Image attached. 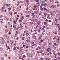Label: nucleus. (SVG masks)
Instances as JSON below:
<instances>
[{
  "mask_svg": "<svg viewBox=\"0 0 60 60\" xmlns=\"http://www.w3.org/2000/svg\"><path fill=\"white\" fill-rule=\"evenodd\" d=\"M23 25H25V27H27V23L25 22H24L23 23Z\"/></svg>",
  "mask_w": 60,
  "mask_h": 60,
  "instance_id": "nucleus-1",
  "label": "nucleus"
},
{
  "mask_svg": "<svg viewBox=\"0 0 60 60\" xmlns=\"http://www.w3.org/2000/svg\"><path fill=\"white\" fill-rule=\"evenodd\" d=\"M3 19H1L0 20V23L1 24H2L3 23Z\"/></svg>",
  "mask_w": 60,
  "mask_h": 60,
  "instance_id": "nucleus-2",
  "label": "nucleus"
},
{
  "mask_svg": "<svg viewBox=\"0 0 60 60\" xmlns=\"http://www.w3.org/2000/svg\"><path fill=\"white\" fill-rule=\"evenodd\" d=\"M31 43H32V44H33V45H32L33 46H34L35 45V44H34V43L33 41L31 42Z\"/></svg>",
  "mask_w": 60,
  "mask_h": 60,
  "instance_id": "nucleus-3",
  "label": "nucleus"
},
{
  "mask_svg": "<svg viewBox=\"0 0 60 60\" xmlns=\"http://www.w3.org/2000/svg\"><path fill=\"white\" fill-rule=\"evenodd\" d=\"M4 38L3 37H0V40H4Z\"/></svg>",
  "mask_w": 60,
  "mask_h": 60,
  "instance_id": "nucleus-4",
  "label": "nucleus"
},
{
  "mask_svg": "<svg viewBox=\"0 0 60 60\" xmlns=\"http://www.w3.org/2000/svg\"><path fill=\"white\" fill-rule=\"evenodd\" d=\"M33 12L32 10L29 11H28L29 13H31Z\"/></svg>",
  "mask_w": 60,
  "mask_h": 60,
  "instance_id": "nucleus-5",
  "label": "nucleus"
},
{
  "mask_svg": "<svg viewBox=\"0 0 60 60\" xmlns=\"http://www.w3.org/2000/svg\"><path fill=\"white\" fill-rule=\"evenodd\" d=\"M38 49H41V46H38Z\"/></svg>",
  "mask_w": 60,
  "mask_h": 60,
  "instance_id": "nucleus-6",
  "label": "nucleus"
},
{
  "mask_svg": "<svg viewBox=\"0 0 60 60\" xmlns=\"http://www.w3.org/2000/svg\"><path fill=\"white\" fill-rule=\"evenodd\" d=\"M43 6H47V4L46 3H45V4H43Z\"/></svg>",
  "mask_w": 60,
  "mask_h": 60,
  "instance_id": "nucleus-7",
  "label": "nucleus"
},
{
  "mask_svg": "<svg viewBox=\"0 0 60 60\" xmlns=\"http://www.w3.org/2000/svg\"><path fill=\"white\" fill-rule=\"evenodd\" d=\"M0 43H1V44H3L4 43V41H3L1 40L0 41Z\"/></svg>",
  "mask_w": 60,
  "mask_h": 60,
  "instance_id": "nucleus-8",
  "label": "nucleus"
},
{
  "mask_svg": "<svg viewBox=\"0 0 60 60\" xmlns=\"http://www.w3.org/2000/svg\"><path fill=\"white\" fill-rule=\"evenodd\" d=\"M5 18L7 20H8H8H9V19L7 17H5Z\"/></svg>",
  "mask_w": 60,
  "mask_h": 60,
  "instance_id": "nucleus-9",
  "label": "nucleus"
},
{
  "mask_svg": "<svg viewBox=\"0 0 60 60\" xmlns=\"http://www.w3.org/2000/svg\"><path fill=\"white\" fill-rule=\"evenodd\" d=\"M3 48H2L0 47V51H2V50H3Z\"/></svg>",
  "mask_w": 60,
  "mask_h": 60,
  "instance_id": "nucleus-10",
  "label": "nucleus"
},
{
  "mask_svg": "<svg viewBox=\"0 0 60 60\" xmlns=\"http://www.w3.org/2000/svg\"><path fill=\"white\" fill-rule=\"evenodd\" d=\"M54 19L55 21H56V23H57L58 22L57 21V19H56V18H55Z\"/></svg>",
  "mask_w": 60,
  "mask_h": 60,
  "instance_id": "nucleus-11",
  "label": "nucleus"
},
{
  "mask_svg": "<svg viewBox=\"0 0 60 60\" xmlns=\"http://www.w3.org/2000/svg\"><path fill=\"white\" fill-rule=\"evenodd\" d=\"M9 14L10 15H11V16H12V12H10Z\"/></svg>",
  "mask_w": 60,
  "mask_h": 60,
  "instance_id": "nucleus-12",
  "label": "nucleus"
},
{
  "mask_svg": "<svg viewBox=\"0 0 60 60\" xmlns=\"http://www.w3.org/2000/svg\"><path fill=\"white\" fill-rule=\"evenodd\" d=\"M8 31H9V30H6L5 31V33H7V32H8Z\"/></svg>",
  "mask_w": 60,
  "mask_h": 60,
  "instance_id": "nucleus-13",
  "label": "nucleus"
},
{
  "mask_svg": "<svg viewBox=\"0 0 60 60\" xmlns=\"http://www.w3.org/2000/svg\"><path fill=\"white\" fill-rule=\"evenodd\" d=\"M37 6L35 5H34V8H37Z\"/></svg>",
  "mask_w": 60,
  "mask_h": 60,
  "instance_id": "nucleus-14",
  "label": "nucleus"
},
{
  "mask_svg": "<svg viewBox=\"0 0 60 60\" xmlns=\"http://www.w3.org/2000/svg\"><path fill=\"white\" fill-rule=\"evenodd\" d=\"M6 6H9V5H10V4H6Z\"/></svg>",
  "mask_w": 60,
  "mask_h": 60,
  "instance_id": "nucleus-15",
  "label": "nucleus"
},
{
  "mask_svg": "<svg viewBox=\"0 0 60 60\" xmlns=\"http://www.w3.org/2000/svg\"><path fill=\"white\" fill-rule=\"evenodd\" d=\"M21 19H22V20H23V19H24V17L22 16L21 17Z\"/></svg>",
  "mask_w": 60,
  "mask_h": 60,
  "instance_id": "nucleus-16",
  "label": "nucleus"
},
{
  "mask_svg": "<svg viewBox=\"0 0 60 60\" xmlns=\"http://www.w3.org/2000/svg\"><path fill=\"white\" fill-rule=\"evenodd\" d=\"M40 10H44V9L43 8H40Z\"/></svg>",
  "mask_w": 60,
  "mask_h": 60,
  "instance_id": "nucleus-17",
  "label": "nucleus"
},
{
  "mask_svg": "<svg viewBox=\"0 0 60 60\" xmlns=\"http://www.w3.org/2000/svg\"><path fill=\"white\" fill-rule=\"evenodd\" d=\"M34 9L35 10H37V8H34Z\"/></svg>",
  "mask_w": 60,
  "mask_h": 60,
  "instance_id": "nucleus-18",
  "label": "nucleus"
},
{
  "mask_svg": "<svg viewBox=\"0 0 60 60\" xmlns=\"http://www.w3.org/2000/svg\"><path fill=\"white\" fill-rule=\"evenodd\" d=\"M46 51L48 52H50V51H49V49H47L46 50Z\"/></svg>",
  "mask_w": 60,
  "mask_h": 60,
  "instance_id": "nucleus-19",
  "label": "nucleus"
},
{
  "mask_svg": "<svg viewBox=\"0 0 60 60\" xmlns=\"http://www.w3.org/2000/svg\"><path fill=\"white\" fill-rule=\"evenodd\" d=\"M54 58H55V59H54L55 60H56V56H54Z\"/></svg>",
  "mask_w": 60,
  "mask_h": 60,
  "instance_id": "nucleus-20",
  "label": "nucleus"
},
{
  "mask_svg": "<svg viewBox=\"0 0 60 60\" xmlns=\"http://www.w3.org/2000/svg\"><path fill=\"white\" fill-rule=\"evenodd\" d=\"M33 38H34V39H35L36 38V37L35 36H33Z\"/></svg>",
  "mask_w": 60,
  "mask_h": 60,
  "instance_id": "nucleus-21",
  "label": "nucleus"
},
{
  "mask_svg": "<svg viewBox=\"0 0 60 60\" xmlns=\"http://www.w3.org/2000/svg\"><path fill=\"white\" fill-rule=\"evenodd\" d=\"M44 15H45V16H47V14L46 13H44Z\"/></svg>",
  "mask_w": 60,
  "mask_h": 60,
  "instance_id": "nucleus-22",
  "label": "nucleus"
},
{
  "mask_svg": "<svg viewBox=\"0 0 60 60\" xmlns=\"http://www.w3.org/2000/svg\"><path fill=\"white\" fill-rule=\"evenodd\" d=\"M6 38L7 39H8V38H9V36H8L7 35L6 36Z\"/></svg>",
  "mask_w": 60,
  "mask_h": 60,
  "instance_id": "nucleus-23",
  "label": "nucleus"
},
{
  "mask_svg": "<svg viewBox=\"0 0 60 60\" xmlns=\"http://www.w3.org/2000/svg\"><path fill=\"white\" fill-rule=\"evenodd\" d=\"M2 9H5V7L4 6L2 8Z\"/></svg>",
  "mask_w": 60,
  "mask_h": 60,
  "instance_id": "nucleus-24",
  "label": "nucleus"
},
{
  "mask_svg": "<svg viewBox=\"0 0 60 60\" xmlns=\"http://www.w3.org/2000/svg\"><path fill=\"white\" fill-rule=\"evenodd\" d=\"M41 41L39 42V45H41Z\"/></svg>",
  "mask_w": 60,
  "mask_h": 60,
  "instance_id": "nucleus-25",
  "label": "nucleus"
},
{
  "mask_svg": "<svg viewBox=\"0 0 60 60\" xmlns=\"http://www.w3.org/2000/svg\"><path fill=\"white\" fill-rule=\"evenodd\" d=\"M33 24V23L32 22H31L30 23V25H32Z\"/></svg>",
  "mask_w": 60,
  "mask_h": 60,
  "instance_id": "nucleus-26",
  "label": "nucleus"
},
{
  "mask_svg": "<svg viewBox=\"0 0 60 60\" xmlns=\"http://www.w3.org/2000/svg\"><path fill=\"white\" fill-rule=\"evenodd\" d=\"M42 52V51H41V50L39 52V53H41Z\"/></svg>",
  "mask_w": 60,
  "mask_h": 60,
  "instance_id": "nucleus-27",
  "label": "nucleus"
},
{
  "mask_svg": "<svg viewBox=\"0 0 60 60\" xmlns=\"http://www.w3.org/2000/svg\"><path fill=\"white\" fill-rule=\"evenodd\" d=\"M52 7V8H55V6L52 5L51 6Z\"/></svg>",
  "mask_w": 60,
  "mask_h": 60,
  "instance_id": "nucleus-28",
  "label": "nucleus"
},
{
  "mask_svg": "<svg viewBox=\"0 0 60 60\" xmlns=\"http://www.w3.org/2000/svg\"><path fill=\"white\" fill-rule=\"evenodd\" d=\"M23 26H20L19 27V28H22V27H23Z\"/></svg>",
  "mask_w": 60,
  "mask_h": 60,
  "instance_id": "nucleus-29",
  "label": "nucleus"
},
{
  "mask_svg": "<svg viewBox=\"0 0 60 60\" xmlns=\"http://www.w3.org/2000/svg\"><path fill=\"white\" fill-rule=\"evenodd\" d=\"M29 55H30L28 54V53L27 54V56L28 57H29Z\"/></svg>",
  "mask_w": 60,
  "mask_h": 60,
  "instance_id": "nucleus-30",
  "label": "nucleus"
},
{
  "mask_svg": "<svg viewBox=\"0 0 60 60\" xmlns=\"http://www.w3.org/2000/svg\"><path fill=\"white\" fill-rule=\"evenodd\" d=\"M26 42H28V40H27V39H26Z\"/></svg>",
  "mask_w": 60,
  "mask_h": 60,
  "instance_id": "nucleus-31",
  "label": "nucleus"
},
{
  "mask_svg": "<svg viewBox=\"0 0 60 60\" xmlns=\"http://www.w3.org/2000/svg\"><path fill=\"white\" fill-rule=\"evenodd\" d=\"M53 40H55V39L56 40L57 39V38L56 37H54L53 38Z\"/></svg>",
  "mask_w": 60,
  "mask_h": 60,
  "instance_id": "nucleus-32",
  "label": "nucleus"
},
{
  "mask_svg": "<svg viewBox=\"0 0 60 60\" xmlns=\"http://www.w3.org/2000/svg\"><path fill=\"white\" fill-rule=\"evenodd\" d=\"M51 14L52 16H53V13H52L51 12Z\"/></svg>",
  "mask_w": 60,
  "mask_h": 60,
  "instance_id": "nucleus-33",
  "label": "nucleus"
},
{
  "mask_svg": "<svg viewBox=\"0 0 60 60\" xmlns=\"http://www.w3.org/2000/svg\"><path fill=\"white\" fill-rule=\"evenodd\" d=\"M26 34V35L27 36H28V35H29V34H28V33H27Z\"/></svg>",
  "mask_w": 60,
  "mask_h": 60,
  "instance_id": "nucleus-34",
  "label": "nucleus"
},
{
  "mask_svg": "<svg viewBox=\"0 0 60 60\" xmlns=\"http://www.w3.org/2000/svg\"><path fill=\"white\" fill-rule=\"evenodd\" d=\"M34 13L35 14H37V11H34Z\"/></svg>",
  "mask_w": 60,
  "mask_h": 60,
  "instance_id": "nucleus-35",
  "label": "nucleus"
},
{
  "mask_svg": "<svg viewBox=\"0 0 60 60\" xmlns=\"http://www.w3.org/2000/svg\"><path fill=\"white\" fill-rule=\"evenodd\" d=\"M31 57H34V55H31Z\"/></svg>",
  "mask_w": 60,
  "mask_h": 60,
  "instance_id": "nucleus-36",
  "label": "nucleus"
},
{
  "mask_svg": "<svg viewBox=\"0 0 60 60\" xmlns=\"http://www.w3.org/2000/svg\"><path fill=\"white\" fill-rule=\"evenodd\" d=\"M16 21H17V20H18V19H19V18H16Z\"/></svg>",
  "mask_w": 60,
  "mask_h": 60,
  "instance_id": "nucleus-37",
  "label": "nucleus"
},
{
  "mask_svg": "<svg viewBox=\"0 0 60 60\" xmlns=\"http://www.w3.org/2000/svg\"><path fill=\"white\" fill-rule=\"evenodd\" d=\"M1 11L2 12H4V9H2L1 10Z\"/></svg>",
  "mask_w": 60,
  "mask_h": 60,
  "instance_id": "nucleus-38",
  "label": "nucleus"
},
{
  "mask_svg": "<svg viewBox=\"0 0 60 60\" xmlns=\"http://www.w3.org/2000/svg\"><path fill=\"white\" fill-rule=\"evenodd\" d=\"M55 3H57V4H59V2L58 1L56 2H55Z\"/></svg>",
  "mask_w": 60,
  "mask_h": 60,
  "instance_id": "nucleus-39",
  "label": "nucleus"
},
{
  "mask_svg": "<svg viewBox=\"0 0 60 60\" xmlns=\"http://www.w3.org/2000/svg\"><path fill=\"white\" fill-rule=\"evenodd\" d=\"M57 6L58 7H59L60 6V4H58L57 5Z\"/></svg>",
  "mask_w": 60,
  "mask_h": 60,
  "instance_id": "nucleus-40",
  "label": "nucleus"
},
{
  "mask_svg": "<svg viewBox=\"0 0 60 60\" xmlns=\"http://www.w3.org/2000/svg\"><path fill=\"white\" fill-rule=\"evenodd\" d=\"M57 59H59L58 60H59L60 59V57H58L57 58Z\"/></svg>",
  "mask_w": 60,
  "mask_h": 60,
  "instance_id": "nucleus-41",
  "label": "nucleus"
},
{
  "mask_svg": "<svg viewBox=\"0 0 60 60\" xmlns=\"http://www.w3.org/2000/svg\"><path fill=\"white\" fill-rule=\"evenodd\" d=\"M28 6V5H29V3H27L26 4Z\"/></svg>",
  "mask_w": 60,
  "mask_h": 60,
  "instance_id": "nucleus-42",
  "label": "nucleus"
},
{
  "mask_svg": "<svg viewBox=\"0 0 60 60\" xmlns=\"http://www.w3.org/2000/svg\"><path fill=\"white\" fill-rule=\"evenodd\" d=\"M32 16H34V13H33L32 14Z\"/></svg>",
  "mask_w": 60,
  "mask_h": 60,
  "instance_id": "nucleus-43",
  "label": "nucleus"
},
{
  "mask_svg": "<svg viewBox=\"0 0 60 60\" xmlns=\"http://www.w3.org/2000/svg\"><path fill=\"white\" fill-rule=\"evenodd\" d=\"M57 20L58 21H60V19L59 18H58V19Z\"/></svg>",
  "mask_w": 60,
  "mask_h": 60,
  "instance_id": "nucleus-44",
  "label": "nucleus"
},
{
  "mask_svg": "<svg viewBox=\"0 0 60 60\" xmlns=\"http://www.w3.org/2000/svg\"><path fill=\"white\" fill-rule=\"evenodd\" d=\"M26 17H29V15H26Z\"/></svg>",
  "mask_w": 60,
  "mask_h": 60,
  "instance_id": "nucleus-45",
  "label": "nucleus"
},
{
  "mask_svg": "<svg viewBox=\"0 0 60 60\" xmlns=\"http://www.w3.org/2000/svg\"><path fill=\"white\" fill-rule=\"evenodd\" d=\"M22 20H19V22H22Z\"/></svg>",
  "mask_w": 60,
  "mask_h": 60,
  "instance_id": "nucleus-46",
  "label": "nucleus"
},
{
  "mask_svg": "<svg viewBox=\"0 0 60 60\" xmlns=\"http://www.w3.org/2000/svg\"><path fill=\"white\" fill-rule=\"evenodd\" d=\"M17 21H16H16H14L15 24H16V22H17Z\"/></svg>",
  "mask_w": 60,
  "mask_h": 60,
  "instance_id": "nucleus-47",
  "label": "nucleus"
},
{
  "mask_svg": "<svg viewBox=\"0 0 60 60\" xmlns=\"http://www.w3.org/2000/svg\"><path fill=\"white\" fill-rule=\"evenodd\" d=\"M47 19H50V18H49V16H47Z\"/></svg>",
  "mask_w": 60,
  "mask_h": 60,
  "instance_id": "nucleus-48",
  "label": "nucleus"
},
{
  "mask_svg": "<svg viewBox=\"0 0 60 60\" xmlns=\"http://www.w3.org/2000/svg\"><path fill=\"white\" fill-rule=\"evenodd\" d=\"M20 49H23V48L22 47H20Z\"/></svg>",
  "mask_w": 60,
  "mask_h": 60,
  "instance_id": "nucleus-49",
  "label": "nucleus"
},
{
  "mask_svg": "<svg viewBox=\"0 0 60 60\" xmlns=\"http://www.w3.org/2000/svg\"><path fill=\"white\" fill-rule=\"evenodd\" d=\"M58 15H59V14H58L56 15V17H58Z\"/></svg>",
  "mask_w": 60,
  "mask_h": 60,
  "instance_id": "nucleus-50",
  "label": "nucleus"
},
{
  "mask_svg": "<svg viewBox=\"0 0 60 60\" xmlns=\"http://www.w3.org/2000/svg\"><path fill=\"white\" fill-rule=\"evenodd\" d=\"M58 25H59L58 26V28H59V27H60L59 26H60V24H58Z\"/></svg>",
  "mask_w": 60,
  "mask_h": 60,
  "instance_id": "nucleus-51",
  "label": "nucleus"
},
{
  "mask_svg": "<svg viewBox=\"0 0 60 60\" xmlns=\"http://www.w3.org/2000/svg\"><path fill=\"white\" fill-rule=\"evenodd\" d=\"M22 40L23 41H24V38H22Z\"/></svg>",
  "mask_w": 60,
  "mask_h": 60,
  "instance_id": "nucleus-52",
  "label": "nucleus"
},
{
  "mask_svg": "<svg viewBox=\"0 0 60 60\" xmlns=\"http://www.w3.org/2000/svg\"><path fill=\"white\" fill-rule=\"evenodd\" d=\"M24 34H22V36H24Z\"/></svg>",
  "mask_w": 60,
  "mask_h": 60,
  "instance_id": "nucleus-53",
  "label": "nucleus"
},
{
  "mask_svg": "<svg viewBox=\"0 0 60 60\" xmlns=\"http://www.w3.org/2000/svg\"><path fill=\"white\" fill-rule=\"evenodd\" d=\"M49 54H52V52H49Z\"/></svg>",
  "mask_w": 60,
  "mask_h": 60,
  "instance_id": "nucleus-54",
  "label": "nucleus"
},
{
  "mask_svg": "<svg viewBox=\"0 0 60 60\" xmlns=\"http://www.w3.org/2000/svg\"><path fill=\"white\" fill-rule=\"evenodd\" d=\"M55 25L56 26H57V25H58V24H57V23H56L55 24Z\"/></svg>",
  "mask_w": 60,
  "mask_h": 60,
  "instance_id": "nucleus-55",
  "label": "nucleus"
},
{
  "mask_svg": "<svg viewBox=\"0 0 60 60\" xmlns=\"http://www.w3.org/2000/svg\"><path fill=\"white\" fill-rule=\"evenodd\" d=\"M50 2H53V0H50Z\"/></svg>",
  "mask_w": 60,
  "mask_h": 60,
  "instance_id": "nucleus-56",
  "label": "nucleus"
},
{
  "mask_svg": "<svg viewBox=\"0 0 60 60\" xmlns=\"http://www.w3.org/2000/svg\"><path fill=\"white\" fill-rule=\"evenodd\" d=\"M40 41H41L42 42H43V40H41Z\"/></svg>",
  "mask_w": 60,
  "mask_h": 60,
  "instance_id": "nucleus-57",
  "label": "nucleus"
},
{
  "mask_svg": "<svg viewBox=\"0 0 60 60\" xmlns=\"http://www.w3.org/2000/svg\"><path fill=\"white\" fill-rule=\"evenodd\" d=\"M58 55H60V52H58L57 53Z\"/></svg>",
  "mask_w": 60,
  "mask_h": 60,
  "instance_id": "nucleus-58",
  "label": "nucleus"
},
{
  "mask_svg": "<svg viewBox=\"0 0 60 60\" xmlns=\"http://www.w3.org/2000/svg\"><path fill=\"white\" fill-rule=\"evenodd\" d=\"M38 32L39 33H40V30H38Z\"/></svg>",
  "mask_w": 60,
  "mask_h": 60,
  "instance_id": "nucleus-59",
  "label": "nucleus"
},
{
  "mask_svg": "<svg viewBox=\"0 0 60 60\" xmlns=\"http://www.w3.org/2000/svg\"><path fill=\"white\" fill-rule=\"evenodd\" d=\"M7 35H4V37H6Z\"/></svg>",
  "mask_w": 60,
  "mask_h": 60,
  "instance_id": "nucleus-60",
  "label": "nucleus"
},
{
  "mask_svg": "<svg viewBox=\"0 0 60 60\" xmlns=\"http://www.w3.org/2000/svg\"><path fill=\"white\" fill-rule=\"evenodd\" d=\"M45 30L44 29L43 30V31L44 32H45Z\"/></svg>",
  "mask_w": 60,
  "mask_h": 60,
  "instance_id": "nucleus-61",
  "label": "nucleus"
},
{
  "mask_svg": "<svg viewBox=\"0 0 60 60\" xmlns=\"http://www.w3.org/2000/svg\"><path fill=\"white\" fill-rule=\"evenodd\" d=\"M5 56H8L7 54H5Z\"/></svg>",
  "mask_w": 60,
  "mask_h": 60,
  "instance_id": "nucleus-62",
  "label": "nucleus"
},
{
  "mask_svg": "<svg viewBox=\"0 0 60 60\" xmlns=\"http://www.w3.org/2000/svg\"><path fill=\"white\" fill-rule=\"evenodd\" d=\"M58 13H60V11H58Z\"/></svg>",
  "mask_w": 60,
  "mask_h": 60,
  "instance_id": "nucleus-63",
  "label": "nucleus"
},
{
  "mask_svg": "<svg viewBox=\"0 0 60 60\" xmlns=\"http://www.w3.org/2000/svg\"><path fill=\"white\" fill-rule=\"evenodd\" d=\"M58 34H59V35H60V32L58 33Z\"/></svg>",
  "mask_w": 60,
  "mask_h": 60,
  "instance_id": "nucleus-64",
  "label": "nucleus"
}]
</instances>
